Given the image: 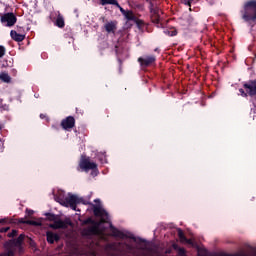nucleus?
Here are the masks:
<instances>
[{"instance_id":"obj_1","label":"nucleus","mask_w":256,"mask_h":256,"mask_svg":"<svg viewBox=\"0 0 256 256\" xmlns=\"http://www.w3.org/2000/svg\"><path fill=\"white\" fill-rule=\"evenodd\" d=\"M242 19L249 23V21H256V0H248L244 3L243 10H241Z\"/></svg>"},{"instance_id":"obj_2","label":"nucleus","mask_w":256,"mask_h":256,"mask_svg":"<svg viewBox=\"0 0 256 256\" xmlns=\"http://www.w3.org/2000/svg\"><path fill=\"white\" fill-rule=\"evenodd\" d=\"M79 167L82 169V171H92L91 175L93 177H97V175H99V168H97V163L91 162V158L85 155L81 156Z\"/></svg>"},{"instance_id":"obj_3","label":"nucleus","mask_w":256,"mask_h":256,"mask_svg":"<svg viewBox=\"0 0 256 256\" xmlns=\"http://www.w3.org/2000/svg\"><path fill=\"white\" fill-rule=\"evenodd\" d=\"M60 202L64 207H71L73 211H77V205L80 203H83V205H87V202L83 201V198H79L77 195L68 194V197H66L64 200H61Z\"/></svg>"},{"instance_id":"obj_4","label":"nucleus","mask_w":256,"mask_h":256,"mask_svg":"<svg viewBox=\"0 0 256 256\" xmlns=\"http://www.w3.org/2000/svg\"><path fill=\"white\" fill-rule=\"evenodd\" d=\"M244 89H246V92L243 88L239 89V93L242 97H255L256 95V79L255 80H249L248 82H245L243 84Z\"/></svg>"},{"instance_id":"obj_5","label":"nucleus","mask_w":256,"mask_h":256,"mask_svg":"<svg viewBox=\"0 0 256 256\" xmlns=\"http://www.w3.org/2000/svg\"><path fill=\"white\" fill-rule=\"evenodd\" d=\"M83 225H92L84 230L85 235H99V222L93 220V218L84 220Z\"/></svg>"},{"instance_id":"obj_6","label":"nucleus","mask_w":256,"mask_h":256,"mask_svg":"<svg viewBox=\"0 0 256 256\" xmlns=\"http://www.w3.org/2000/svg\"><path fill=\"white\" fill-rule=\"evenodd\" d=\"M51 229H69V227H73V222L71 218H65L61 220V217H57L54 223L50 224Z\"/></svg>"},{"instance_id":"obj_7","label":"nucleus","mask_w":256,"mask_h":256,"mask_svg":"<svg viewBox=\"0 0 256 256\" xmlns=\"http://www.w3.org/2000/svg\"><path fill=\"white\" fill-rule=\"evenodd\" d=\"M157 61V57L155 55H146L138 58V63L143 68L151 67V65H155Z\"/></svg>"},{"instance_id":"obj_8","label":"nucleus","mask_w":256,"mask_h":256,"mask_svg":"<svg viewBox=\"0 0 256 256\" xmlns=\"http://www.w3.org/2000/svg\"><path fill=\"white\" fill-rule=\"evenodd\" d=\"M1 23L6 24V27H13L17 23V16L12 12L5 13L1 16Z\"/></svg>"},{"instance_id":"obj_9","label":"nucleus","mask_w":256,"mask_h":256,"mask_svg":"<svg viewBox=\"0 0 256 256\" xmlns=\"http://www.w3.org/2000/svg\"><path fill=\"white\" fill-rule=\"evenodd\" d=\"M93 207V213L95 215V217H101L102 221L103 219H109V213L107 212V210L101 208V206L95 205V204H91Z\"/></svg>"},{"instance_id":"obj_10","label":"nucleus","mask_w":256,"mask_h":256,"mask_svg":"<svg viewBox=\"0 0 256 256\" xmlns=\"http://www.w3.org/2000/svg\"><path fill=\"white\" fill-rule=\"evenodd\" d=\"M61 127L65 131H69V129H73L75 127V118L73 116H68L61 121Z\"/></svg>"},{"instance_id":"obj_11","label":"nucleus","mask_w":256,"mask_h":256,"mask_svg":"<svg viewBox=\"0 0 256 256\" xmlns=\"http://www.w3.org/2000/svg\"><path fill=\"white\" fill-rule=\"evenodd\" d=\"M124 17L125 19H127L128 21H134V23L138 24V25H143V21L139 20L137 18V16H135V14L133 13V11L131 10H126L124 13Z\"/></svg>"},{"instance_id":"obj_12","label":"nucleus","mask_w":256,"mask_h":256,"mask_svg":"<svg viewBox=\"0 0 256 256\" xmlns=\"http://www.w3.org/2000/svg\"><path fill=\"white\" fill-rule=\"evenodd\" d=\"M61 239V237L59 236V234L48 231L46 233V241L48 243H50V245H53V243H55V241H59Z\"/></svg>"},{"instance_id":"obj_13","label":"nucleus","mask_w":256,"mask_h":256,"mask_svg":"<svg viewBox=\"0 0 256 256\" xmlns=\"http://www.w3.org/2000/svg\"><path fill=\"white\" fill-rule=\"evenodd\" d=\"M10 37L13 39V41H16L17 43H21V41H25V35L19 34L15 30H11Z\"/></svg>"},{"instance_id":"obj_14","label":"nucleus","mask_w":256,"mask_h":256,"mask_svg":"<svg viewBox=\"0 0 256 256\" xmlns=\"http://www.w3.org/2000/svg\"><path fill=\"white\" fill-rule=\"evenodd\" d=\"M151 13V21L152 23H155V25H159L161 23V16L159 13H161V10H154Z\"/></svg>"},{"instance_id":"obj_15","label":"nucleus","mask_w":256,"mask_h":256,"mask_svg":"<svg viewBox=\"0 0 256 256\" xmlns=\"http://www.w3.org/2000/svg\"><path fill=\"white\" fill-rule=\"evenodd\" d=\"M24 240H25V234H20L17 239H13L11 241V245L13 247H21V245H23Z\"/></svg>"},{"instance_id":"obj_16","label":"nucleus","mask_w":256,"mask_h":256,"mask_svg":"<svg viewBox=\"0 0 256 256\" xmlns=\"http://www.w3.org/2000/svg\"><path fill=\"white\" fill-rule=\"evenodd\" d=\"M104 29L107 33H115V31L117 30V25L115 24V22H108L104 25Z\"/></svg>"},{"instance_id":"obj_17","label":"nucleus","mask_w":256,"mask_h":256,"mask_svg":"<svg viewBox=\"0 0 256 256\" xmlns=\"http://www.w3.org/2000/svg\"><path fill=\"white\" fill-rule=\"evenodd\" d=\"M148 3V9H150V13L154 12V11H159L158 7H155V5H157V2L155 0H146Z\"/></svg>"},{"instance_id":"obj_18","label":"nucleus","mask_w":256,"mask_h":256,"mask_svg":"<svg viewBox=\"0 0 256 256\" xmlns=\"http://www.w3.org/2000/svg\"><path fill=\"white\" fill-rule=\"evenodd\" d=\"M0 81L4 83H11V76L7 72L0 73Z\"/></svg>"},{"instance_id":"obj_19","label":"nucleus","mask_w":256,"mask_h":256,"mask_svg":"<svg viewBox=\"0 0 256 256\" xmlns=\"http://www.w3.org/2000/svg\"><path fill=\"white\" fill-rule=\"evenodd\" d=\"M100 5H115V7H117L118 9L121 7V5L119 4V2L117 0H106L102 3H100Z\"/></svg>"},{"instance_id":"obj_20","label":"nucleus","mask_w":256,"mask_h":256,"mask_svg":"<svg viewBox=\"0 0 256 256\" xmlns=\"http://www.w3.org/2000/svg\"><path fill=\"white\" fill-rule=\"evenodd\" d=\"M174 249L178 251V256H187V250H185V248L174 245Z\"/></svg>"},{"instance_id":"obj_21","label":"nucleus","mask_w":256,"mask_h":256,"mask_svg":"<svg viewBox=\"0 0 256 256\" xmlns=\"http://www.w3.org/2000/svg\"><path fill=\"white\" fill-rule=\"evenodd\" d=\"M45 217L47 219V221H52L53 223L55 222V220L59 217V215H55L53 213H45Z\"/></svg>"},{"instance_id":"obj_22","label":"nucleus","mask_w":256,"mask_h":256,"mask_svg":"<svg viewBox=\"0 0 256 256\" xmlns=\"http://www.w3.org/2000/svg\"><path fill=\"white\" fill-rule=\"evenodd\" d=\"M164 34L168 35V37H176L177 29L172 28L171 30H164Z\"/></svg>"},{"instance_id":"obj_23","label":"nucleus","mask_w":256,"mask_h":256,"mask_svg":"<svg viewBox=\"0 0 256 256\" xmlns=\"http://www.w3.org/2000/svg\"><path fill=\"white\" fill-rule=\"evenodd\" d=\"M56 26L60 29H63V27H65V20L63 19V17H58L56 19Z\"/></svg>"},{"instance_id":"obj_24","label":"nucleus","mask_w":256,"mask_h":256,"mask_svg":"<svg viewBox=\"0 0 256 256\" xmlns=\"http://www.w3.org/2000/svg\"><path fill=\"white\" fill-rule=\"evenodd\" d=\"M178 237L182 243L187 239V236H185V232L181 230V228L178 229Z\"/></svg>"},{"instance_id":"obj_25","label":"nucleus","mask_w":256,"mask_h":256,"mask_svg":"<svg viewBox=\"0 0 256 256\" xmlns=\"http://www.w3.org/2000/svg\"><path fill=\"white\" fill-rule=\"evenodd\" d=\"M19 223H26V225H37V222H36V221H33V220L24 221L23 218H21V219L19 220Z\"/></svg>"},{"instance_id":"obj_26","label":"nucleus","mask_w":256,"mask_h":256,"mask_svg":"<svg viewBox=\"0 0 256 256\" xmlns=\"http://www.w3.org/2000/svg\"><path fill=\"white\" fill-rule=\"evenodd\" d=\"M5 53H7V49L5 48V46L0 45V59L5 57Z\"/></svg>"},{"instance_id":"obj_27","label":"nucleus","mask_w":256,"mask_h":256,"mask_svg":"<svg viewBox=\"0 0 256 256\" xmlns=\"http://www.w3.org/2000/svg\"><path fill=\"white\" fill-rule=\"evenodd\" d=\"M184 5H188V7H191V3H193V0H182Z\"/></svg>"},{"instance_id":"obj_28","label":"nucleus","mask_w":256,"mask_h":256,"mask_svg":"<svg viewBox=\"0 0 256 256\" xmlns=\"http://www.w3.org/2000/svg\"><path fill=\"white\" fill-rule=\"evenodd\" d=\"M8 237H17V230H12L11 233H8Z\"/></svg>"},{"instance_id":"obj_29","label":"nucleus","mask_w":256,"mask_h":256,"mask_svg":"<svg viewBox=\"0 0 256 256\" xmlns=\"http://www.w3.org/2000/svg\"><path fill=\"white\" fill-rule=\"evenodd\" d=\"M7 256H15V251L13 249H9L7 251Z\"/></svg>"},{"instance_id":"obj_30","label":"nucleus","mask_w":256,"mask_h":256,"mask_svg":"<svg viewBox=\"0 0 256 256\" xmlns=\"http://www.w3.org/2000/svg\"><path fill=\"white\" fill-rule=\"evenodd\" d=\"M184 243H187V245H193V240L186 238V240H184Z\"/></svg>"},{"instance_id":"obj_31","label":"nucleus","mask_w":256,"mask_h":256,"mask_svg":"<svg viewBox=\"0 0 256 256\" xmlns=\"http://www.w3.org/2000/svg\"><path fill=\"white\" fill-rule=\"evenodd\" d=\"M26 213H27L28 217H31L33 215L34 211L26 209Z\"/></svg>"},{"instance_id":"obj_32","label":"nucleus","mask_w":256,"mask_h":256,"mask_svg":"<svg viewBox=\"0 0 256 256\" xmlns=\"http://www.w3.org/2000/svg\"><path fill=\"white\" fill-rule=\"evenodd\" d=\"M7 231H9V227L0 229V233H7Z\"/></svg>"},{"instance_id":"obj_33","label":"nucleus","mask_w":256,"mask_h":256,"mask_svg":"<svg viewBox=\"0 0 256 256\" xmlns=\"http://www.w3.org/2000/svg\"><path fill=\"white\" fill-rule=\"evenodd\" d=\"M119 9V11L122 13V15H124V13L127 11V10H125L123 7H119L118 8Z\"/></svg>"},{"instance_id":"obj_34","label":"nucleus","mask_w":256,"mask_h":256,"mask_svg":"<svg viewBox=\"0 0 256 256\" xmlns=\"http://www.w3.org/2000/svg\"><path fill=\"white\" fill-rule=\"evenodd\" d=\"M5 224V223H7V218H4V219H0V224Z\"/></svg>"},{"instance_id":"obj_35","label":"nucleus","mask_w":256,"mask_h":256,"mask_svg":"<svg viewBox=\"0 0 256 256\" xmlns=\"http://www.w3.org/2000/svg\"><path fill=\"white\" fill-rule=\"evenodd\" d=\"M47 115L46 114H40V119H46Z\"/></svg>"},{"instance_id":"obj_36","label":"nucleus","mask_w":256,"mask_h":256,"mask_svg":"<svg viewBox=\"0 0 256 256\" xmlns=\"http://www.w3.org/2000/svg\"><path fill=\"white\" fill-rule=\"evenodd\" d=\"M101 201L99 199H95L94 203H100Z\"/></svg>"},{"instance_id":"obj_37","label":"nucleus","mask_w":256,"mask_h":256,"mask_svg":"<svg viewBox=\"0 0 256 256\" xmlns=\"http://www.w3.org/2000/svg\"><path fill=\"white\" fill-rule=\"evenodd\" d=\"M154 51H155L156 53H159V48H155Z\"/></svg>"},{"instance_id":"obj_38","label":"nucleus","mask_w":256,"mask_h":256,"mask_svg":"<svg viewBox=\"0 0 256 256\" xmlns=\"http://www.w3.org/2000/svg\"><path fill=\"white\" fill-rule=\"evenodd\" d=\"M105 1H106V0H100V4L103 3V2H105Z\"/></svg>"},{"instance_id":"obj_39","label":"nucleus","mask_w":256,"mask_h":256,"mask_svg":"<svg viewBox=\"0 0 256 256\" xmlns=\"http://www.w3.org/2000/svg\"><path fill=\"white\" fill-rule=\"evenodd\" d=\"M10 223H13V220H10Z\"/></svg>"},{"instance_id":"obj_40","label":"nucleus","mask_w":256,"mask_h":256,"mask_svg":"<svg viewBox=\"0 0 256 256\" xmlns=\"http://www.w3.org/2000/svg\"><path fill=\"white\" fill-rule=\"evenodd\" d=\"M2 127L0 126V131H1Z\"/></svg>"}]
</instances>
